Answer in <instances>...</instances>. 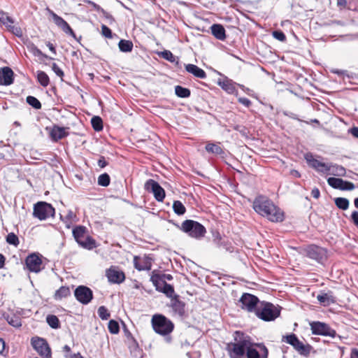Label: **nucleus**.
Returning <instances> with one entry per match:
<instances>
[{
	"label": "nucleus",
	"mask_w": 358,
	"mask_h": 358,
	"mask_svg": "<svg viewBox=\"0 0 358 358\" xmlns=\"http://www.w3.org/2000/svg\"><path fill=\"white\" fill-rule=\"evenodd\" d=\"M306 255L318 262H321L327 257V251L317 245H310L306 250Z\"/></svg>",
	"instance_id": "16"
},
{
	"label": "nucleus",
	"mask_w": 358,
	"mask_h": 358,
	"mask_svg": "<svg viewBox=\"0 0 358 358\" xmlns=\"http://www.w3.org/2000/svg\"><path fill=\"white\" fill-rule=\"evenodd\" d=\"M60 217L62 221L65 222L66 226L69 228L73 221L76 218V215L72 210H69L65 213L64 215L61 214Z\"/></svg>",
	"instance_id": "31"
},
{
	"label": "nucleus",
	"mask_w": 358,
	"mask_h": 358,
	"mask_svg": "<svg viewBox=\"0 0 358 358\" xmlns=\"http://www.w3.org/2000/svg\"><path fill=\"white\" fill-rule=\"evenodd\" d=\"M206 150L208 152L216 155H221L223 152L222 149L218 145L214 143H208L206 145Z\"/></svg>",
	"instance_id": "39"
},
{
	"label": "nucleus",
	"mask_w": 358,
	"mask_h": 358,
	"mask_svg": "<svg viewBox=\"0 0 358 358\" xmlns=\"http://www.w3.org/2000/svg\"><path fill=\"white\" fill-rule=\"evenodd\" d=\"M48 324L54 329H57L59 326V319L55 315H48L46 318Z\"/></svg>",
	"instance_id": "42"
},
{
	"label": "nucleus",
	"mask_w": 358,
	"mask_h": 358,
	"mask_svg": "<svg viewBox=\"0 0 358 358\" xmlns=\"http://www.w3.org/2000/svg\"><path fill=\"white\" fill-rule=\"evenodd\" d=\"M134 267L138 271H149L152 267V259L147 256L134 258Z\"/></svg>",
	"instance_id": "20"
},
{
	"label": "nucleus",
	"mask_w": 358,
	"mask_h": 358,
	"mask_svg": "<svg viewBox=\"0 0 358 358\" xmlns=\"http://www.w3.org/2000/svg\"><path fill=\"white\" fill-rule=\"evenodd\" d=\"M13 71L9 67H3L0 69V84L9 85L13 81Z\"/></svg>",
	"instance_id": "21"
},
{
	"label": "nucleus",
	"mask_w": 358,
	"mask_h": 358,
	"mask_svg": "<svg viewBox=\"0 0 358 358\" xmlns=\"http://www.w3.org/2000/svg\"><path fill=\"white\" fill-rule=\"evenodd\" d=\"M273 36L280 41H285L286 39V36L285 34L282 31H275L273 32Z\"/></svg>",
	"instance_id": "52"
},
{
	"label": "nucleus",
	"mask_w": 358,
	"mask_h": 358,
	"mask_svg": "<svg viewBox=\"0 0 358 358\" xmlns=\"http://www.w3.org/2000/svg\"><path fill=\"white\" fill-rule=\"evenodd\" d=\"M351 358H358V350L354 349L352 351Z\"/></svg>",
	"instance_id": "63"
},
{
	"label": "nucleus",
	"mask_w": 358,
	"mask_h": 358,
	"mask_svg": "<svg viewBox=\"0 0 358 358\" xmlns=\"http://www.w3.org/2000/svg\"><path fill=\"white\" fill-rule=\"evenodd\" d=\"M311 195L313 197H314L315 199H318L320 195V190L317 188L313 189V190L311 192Z\"/></svg>",
	"instance_id": "59"
},
{
	"label": "nucleus",
	"mask_w": 358,
	"mask_h": 358,
	"mask_svg": "<svg viewBox=\"0 0 358 358\" xmlns=\"http://www.w3.org/2000/svg\"><path fill=\"white\" fill-rule=\"evenodd\" d=\"M27 102L35 109H40L41 108V102L34 96H28L27 97Z\"/></svg>",
	"instance_id": "43"
},
{
	"label": "nucleus",
	"mask_w": 358,
	"mask_h": 358,
	"mask_svg": "<svg viewBox=\"0 0 358 358\" xmlns=\"http://www.w3.org/2000/svg\"><path fill=\"white\" fill-rule=\"evenodd\" d=\"M236 334L239 336L238 332ZM249 337L241 335L240 338H235L234 343H228L227 350L230 358H243L248 347Z\"/></svg>",
	"instance_id": "2"
},
{
	"label": "nucleus",
	"mask_w": 358,
	"mask_h": 358,
	"mask_svg": "<svg viewBox=\"0 0 358 358\" xmlns=\"http://www.w3.org/2000/svg\"><path fill=\"white\" fill-rule=\"evenodd\" d=\"M6 27L10 31H11L17 36H21L22 35V31L21 29L18 27L13 25V23L9 24V25H8Z\"/></svg>",
	"instance_id": "49"
},
{
	"label": "nucleus",
	"mask_w": 358,
	"mask_h": 358,
	"mask_svg": "<svg viewBox=\"0 0 358 358\" xmlns=\"http://www.w3.org/2000/svg\"><path fill=\"white\" fill-rule=\"evenodd\" d=\"M98 165L101 168H104L107 165V162L103 157H101L98 161Z\"/></svg>",
	"instance_id": "57"
},
{
	"label": "nucleus",
	"mask_w": 358,
	"mask_h": 358,
	"mask_svg": "<svg viewBox=\"0 0 358 358\" xmlns=\"http://www.w3.org/2000/svg\"><path fill=\"white\" fill-rule=\"evenodd\" d=\"M55 215V208L52 205L40 201L34 206L33 215L40 220H45Z\"/></svg>",
	"instance_id": "7"
},
{
	"label": "nucleus",
	"mask_w": 358,
	"mask_h": 358,
	"mask_svg": "<svg viewBox=\"0 0 358 358\" xmlns=\"http://www.w3.org/2000/svg\"><path fill=\"white\" fill-rule=\"evenodd\" d=\"M252 207L256 213L271 222H282L284 219L283 212L270 199L264 196L256 197Z\"/></svg>",
	"instance_id": "1"
},
{
	"label": "nucleus",
	"mask_w": 358,
	"mask_h": 358,
	"mask_svg": "<svg viewBox=\"0 0 358 358\" xmlns=\"http://www.w3.org/2000/svg\"><path fill=\"white\" fill-rule=\"evenodd\" d=\"M25 264L27 268L31 272L38 273L43 268L42 260L41 257L36 254L29 255L25 259Z\"/></svg>",
	"instance_id": "18"
},
{
	"label": "nucleus",
	"mask_w": 358,
	"mask_h": 358,
	"mask_svg": "<svg viewBox=\"0 0 358 358\" xmlns=\"http://www.w3.org/2000/svg\"><path fill=\"white\" fill-rule=\"evenodd\" d=\"M180 229L189 236L195 238H201L206 234V229L202 224L191 220L184 221L181 224Z\"/></svg>",
	"instance_id": "5"
},
{
	"label": "nucleus",
	"mask_w": 358,
	"mask_h": 358,
	"mask_svg": "<svg viewBox=\"0 0 358 358\" xmlns=\"http://www.w3.org/2000/svg\"><path fill=\"white\" fill-rule=\"evenodd\" d=\"M101 33L106 38H110L112 37L111 30L105 24L101 26Z\"/></svg>",
	"instance_id": "53"
},
{
	"label": "nucleus",
	"mask_w": 358,
	"mask_h": 358,
	"mask_svg": "<svg viewBox=\"0 0 358 358\" xmlns=\"http://www.w3.org/2000/svg\"><path fill=\"white\" fill-rule=\"evenodd\" d=\"M120 51L124 52H129L133 49V43L128 40H120L118 43Z\"/></svg>",
	"instance_id": "32"
},
{
	"label": "nucleus",
	"mask_w": 358,
	"mask_h": 358,
	"mask_svg": "<svg viewBox=\"0 0 358 358\" xmlns=\"http://www.w3.org/2000/svg\"><path fill=\"white\" fill-rule=\"evenodd\" d=\"M313 334L335 337L336 331L327 324L321 322H313L310 324Z\"/></svg>",
	"instance_id": "13"
},
{
	"label": "nucleus",
	"mask_w": 358,
	"mask_h": 358,
	"mask_svg": "<svg viewBox=\"0 0 358 358\" xmlns=\"http://www.w3.org/2000/svg\"><path fill=\"white\" fill-rule=\"evenodd\" d=\"M329 164H326V163L322 162L316 171L321 173L328 174L329 169H330Z\"/></svg>",
	"instance_id": "51"
},
{
	"label": "nucleus",
	"mask_w": 358,
	"mask_h": 358,
	"mask_svg": "<svg viewBox=\"0 0 358 358\" xmlns=\"http://www.w3.org/2000/svg\"><path fill=\"white\" fill-rule=\"evenodd\" d=\"M91 123L92 125L93 129L96 131H99L102 130L103 129V122L101 117L98 116H94L91 120Z\"/></svg>",
	"instance_id": "38"
},
{
	"label": "nucleus",
	"mask_w": 358,
	"mask_h": 358,
	"mask_svg": "<svg viewBox=\"0 0 358 358\" xmlns=\"http://www.w3.org/2000/svg\"><path fill=\"white\" fill-rule=\"evenodd\" d=\"M218 85L229 94H234L236 92L235 84L231 80H220Z\"/></svg>",
	"instance_id": "27"
},
{
	"label": "nucleus",
	"mask_w": 358,
	"mask_h": 358,
	"mask_svg": "<svg viewBox=\"0 0 358 358\" xmlns=\"http://www.w3.org/2000/svg\"><path fill=\"white\" fill-rule=\"evenodd\" d=\"M238 101L247 107H249L251 104V101L248 99L244 97L239 98Z\"/></svg>",
	"instance_id": "56"
},
{
	"label": "nucleus",
	"mask_w": 358,
	"mask_h": 358,
	"mask_svg": "<svg viewBox=\"0 0 358 358\" xmlns=\"http://www.w3.org/2000/svg\"><path fill=\"white\" fill-rule=\"evenodd\" d=\"M151 322L154 331L162 336L170 334L174 329L173 323L162 315H153Z\"/></svg>",
	"instance_id": "3"
},
{
	"label": "nucleus",
	"mask_w": 358,
	"mask_h": 358,
	"mask_svg": "<svg viewBox=\"0 0 358 358\" xmlns=\"http://www.w3.org/2000/svg\"><path fill=\"white\" fill-rule=\"evenodd\" d=\"M176 94L180 98H187L190 96V91L187 88L177 85L175 87Z\"/></svg>",
	"instance_id": "35"
},
{
	"label": "nucleus",
	"mask_w": 358,
	"mask_h": 358,
	"mask_svg": "<svg viewBox=\"0 0 358 358\" xmlns=\"http://www.w3.org/2000/svg\"><path fill=\"white\" fill-rule=\"evenodd\" d=\"M34 54L36 56H44L45 57H47V56L44 55L42 52L38 49L37 48H34Z\"/></svg>",
	"instance_id": "60"
},
{
	"label": "nucleus",
	"mask_w": 358,
	"mask_h": 358,
	"mask_svg": "<svg viewBox=\"0 0 358 358\" xmlns=\"http://www.w3.org/2000/svg\"><path fill=\"white\" fill-rule=\"evenodd\" d=\"M161 55L164 59L170 62H174L176 61V57L169 50H164L162 52Z\"/></svg>",
	"instance_id": "48"
},
{
	"label": "nucleus",
	"mask_w": 358,
	"mask_h": 358,
	"mask_svg": "<svg viewBox=\"0 0 358 358\" xmlns=\"http://www.w3.org/2000/svg\"><path fill=\"white\" fill-rule=\"evenodd\" d=\"M329 171L328 174L334 175L336 176H345L346 173L345 169L338 164H329Z\"/></svg>",
	"instance_id": "28"
},
{
	"label": "nucleus",
	"mask_w": 358,
	"mask_h": 358,
	"mask_svg": "<svg viewBox=\"0 0 358 358\" xmlns=\"http://www.w3.org/2000/svg\"><path fill=\"white\" fill-rule=\"evenodd\" d=\"M52 69L55 73L56 75L62 78L64 76L63 71L58 66L56 63H53L52 65Z\"/></svg>",
	"instance_id": "54"
},
{
	"label": "nucleus",
	"mask_w": 358,
	"mask_h": 358,
	"mask_svg": "<svg viewBox=\"0 0 358 358\" xmlns=\"http://www.w3.org/2000/svg\"><path fill=\"white\" fill-rule=\"evenodd\" d=\"M6 241L10 245L17 246L20 243L18 237L14 233H9L6 237Z\"/></svg>",
	"instance_id": "46"
},
{
	"label": "nucleus",
	"mask_w": 358,
	"mask_h": 358,
	"mask_svg": "<svg viewBox=\"0 0 358 358\" xmlns=\"http://www.w3.org/2000/svg\"><path fill=\"white\" fill-rule=\"evenodd\" d=\"M351 219L355 224L358 227V211L352 212L351 215Z\"/></svg>",
	"instance_id": "55"
},
{
	"label": "nucleus",
	"mask_w": 358,
	"mask_h": 358,
	"mask_svg": "<svg viewBox=\"0 0 358 358\" xmlns=\"http://www.w3.org/2000/svg\"><path fill=\"white\" fill-rule=\"evenodd\" d=\"M46 45L48 46V48H49V50L54 54H56V50H55V48L54 47V45L50 43V42H48Z\"/></svg>",
	"instance_id": "61"
},
{
	"label": "nucleus",
	"mask_w": 358,
	"mask_h": 358,
	"mask_svg": "<svg viewBox=\"0 0 358 358\" xmlns=\"http://www.w3.org/2000/svg\"><path fill=\"white\" fill-rule=\"evenodd\" d=\"M280 309L268 302H261L257 309L256 315L264 321H273L279 317Z\"/></svg>",
	"instance_id": "4"
},
{
	"label": "nucleus",
	"mask_w": 358,
	"mask_h": 358,
	"mask_svg": "<svg viewBox=\"0 0 358 358\" xmlns=\"http://www.w3.org/2000/svg\"><path fill=\"white\" fill-rule=\"evenodd\" d=\"M67 135L68 133L66 132V129L58 126H54L50 131V136L55 141H57Z\"/></svg>",
	"instance_id": "24"
},
{
	"label": "nucleus",
	"mask_w": 358,
	"mask_h": 358,
	"mask_svg": "<svg viewBox=\"0 0 358 358\" xmlns=\"http://www.w3.org/2000/svg\"><path fill=\"white\" fill-rule=\"evenodd\" d=\"M145 189L148 192L152 193L157 201H162L165 197V191L159 184L152 179L147 180L145 183Z\"/></svg>",
	"instance_id": "11"
},
{
	"label": "nucleus",
	"mask_w": 358,
	"mask_h": 358,
	"mask_svg": "<svg viewBox=\"0 0 358 358\" xmlns=\"http://www.w3.org/2000/svg\"><path fill=\"white\" fill-rule=\"evenodd\" d=\"M150 280L153 283V285L155 286L157 290H159L160 286L165 281L162 279V276L160 275L158 273H155V272L152 273Z\"/></svg>",
	"instance_id": "33"
},
{
	"label": "nucleus",
	"mask_w": 358,
	"mask_h": 358,
	"mask_svg": "<svg viewBox=\"0 0 358 358\" xmlns=\"http://www.w3.org/2000/svg\"><path fill=\"white\" fill-rule=\"evenodd\" d=\"M335 203L338 208L342 210H346L349 207V201L345 198H336L335 199Z\"/></svg>",
	"instance_id": "40"
},
{
	"label": "nucleus",
	"mask_w": 358,
	"mask_h": 358,
	"mask_svg": "<svg viewBox=\"0 0 358 358\" xmlns=\"http://www.w3.org/2000/svg\"><path fill=\"white\" fill-rule=\"evenodd\" d=\"M159 291L164 293L169 297H172L173 294H174V289L173 286L167 284L166 282H163V284L160 286Z\"/></svg>",
	"instance_id": "34"
},
{
	"label": "nucleus",
	"mask_w": 358,
	"mask_h": 358,
	"mask_svg": "<svg viewBox=\"0 0 358 358\" xmlns=\"http://www.w3.org/2000/svg\"><path fill=\"white\" fill-rule=\"evenodd\" d=\"M66 358H83V357L78 353V354H74L73 355L68 356L66 355Z\"/></svg>",
	"instance_id": "64"
},
{
	"label": "nucleus",
	"mask_w": 358,
	"mask_h": 358,
	"mask_svg": "<svg viewBox=\"0 0 358 358\" xmlns=\"http://www.w3.org/2000/svg\"><path fill=\"white\" fill-rule=\"evenodd\" d=\"M73 235L76 242L83 248L92 249L94 247V241L85 235V228L84 227H75L73 229Z\"/></svg>",
	"instance_id": "8"
},
{
	"label": "nucleus",
	"mask_w": 358,
	"mask_h": 358,
	"mask_svg": "<svg viewBox=\"0 0 358 358\" xmlns=\"http://www.w3.org/2000/svg\"><path fill=\"white\" fill-rule=\"evenodd\" d=\"M349 132L355 138H358V127H354L349 130Z\"/></svg>",
	"instance_id": "58"
},
{
	"label": "nucleus",
	"mask_w": 358,
	"mask_h": 358,
	"mask_svg": "<svg viewBox=\"0 0 358 358\" xmlns=\"http://www.w3.org/2000/svg\"><path fill=\"white\" fill-rule=\"evenodd\" d=\"M0 22L7 27L9 24L13 23L14 22L7 13L0 10Z\"/></svg>",
	"instance_id": "41"
},
{
	"label": "nucleus",
	"mask_w": 358,
	"mask_h": 358,
	"mask_svg": "<svg viewBox=\"0 0 358 358\" xmlns=\"http://www.w3.org/2000/svg\"><path fill=\"white\" fill-rule=\"evenodd\" d=\"M317 299L324 306H329L336 302V299L332 292H321L317 296Z\"/></svg>",
	"instance_id": "22"
},
{
	"label": "nucleus",
	"mask_w": 358,
	"mask_h": 358,
	"mask_svg": "<svg viewBox=\"0 0 358 358\" xmlns=\"http://www.w3.org/2000/svg\"><path fill=\"white\" fill-rule=\"evenodd\" d=\"M213 35L219 40H224L226 38L225 30L221 24H215L211 26Z\"/></svg>",
	"instance_id": "26"
},
{
	"label": "nucleus",
	"mask_w": 358,
	"mask_h": 358,
	"mask_svg": "<svg viewBox=\"0 0 358 358\" xmlns=\"http://www.w3.org/2000/svg\"><path fill=\"white\" fill-rule=\"evenodd\" d=\"M98 315L102 320H107L110 317V313L104 306H100L99 308Z\"/></svg>",
	"instance_id": "50"
},
{
	"label": "nucleus",
	"mask_w": 358,
	"mask_h": 358,
	"mask_svg": "<svg viewBox=\"0 0 358 358\" xmlns=\"http://www.w3.org/2000/svg\"><path fill=\"white\" fill-rule=\"evenodd\" d=\"M282 341L291 345L301 355L308 356L310 352L311 346L300 341L294 334L283 336Z\"/></svg>",
	"instance_id": "6"
},
{
	"label": "nucleus",
	"mask_w": 358,
	"mask_h": 358,
	"mask_svg": "<svg viewBox=\"0 0 358 358\" xmlns=\"http://www.w3.org/2000/svg\"><path fill=\"white\" fill-rule=\"evenodd\" d=\"M76 299L82 304H88L93 298L92 291L84 285L78 286L74 291Z\"/></svg>",
	"instance_id": "14"
},
{
	"label": "nucleus",
	"mask_w": 358,
	"mask_h": 358,
	"mask_svg": "<svg viewBox=\"0 0 358 358\" xmlns=\"http://www.w3.org/2000/svg\"><path fill=\"white\" fill-rule=\"evenodd\" d=\"M48 14L52 17L53 22L60 28L65 34H69L73 38H76L74 31L71 28L69 24L60 16L57 15L54 11L49 8H46Z\"/></svg>",
	"instance_id": "12"
},
{
	"label": "nucleus",
	"mask_w": 358,
	"mask_h": 358,
	"mask_svg": "<svg viewBox=\"0 0 358 358\" xmlns=\"http://www.w3.org/2000/svg\"><path fill=\"white\" fill-rule=\"evenodd\" d=\"M7 321L10 325L15 327H19L22 325L20 318L15 315H8L7 317Z\"/></svg>",
	"instance_id": "45"
},
{
	"label": "nucleus",
	"mask_w": 358,
	"mask_h": 358,
	"mask_svg": "<svg viewBox=\"0 0 358 358\" xmlns=\"http://www.w3.org/2000/svg\"><path fill=\"white\" fill-rule=\"evenodd\" d=\"M185 69L188 73L193 74L195 77L199 78H205L206 77V72L194 64H189L186 65Z\"/></svg>",
	"instance_id": "25"
},
{
	"label": "nucleus",
	"mask_w": 358,
	"mask_h": 358,
	"mask_svg": "<svg viewBox=\"0 0 358 358\" xmlns=\"http://www.w3.org/2000/svg\"><path fill=\"white\" fill-rule=\"evenodd\" d=\"M98 184L103 187H107L110 184V177L107 173H103L98 178Z\"/></svg>",
	"instance_id": "44"
},
{
	"label": "nucleus",
	"mask_w": 358,
	"mask_h": 358,
	"mask_svg": "<svg viewBox=\"0 0 358 358\" xmlns=\"http://www.w3.org/2000/svg\"><path fill=\"white\" fill-rule=\"evenodd\" d=\"M108 330L111 334H117L120 331L118 323L115 320H110L108 322Z\"/></svg>",
	"instance_id": "47"
},
{
	"label": "nucleus",
	"mask_w": 358,
	"mask_h": 358,
	"mask_svg": "<svg viewBox=\"0 0 358 358\" xmlns=\"http://www.w3.org/2000/svg\"><path fill=\"white\" fill-rule=\"evenodd\" d=\"M327 182L329 186L333 187L334 189H337L340 190H353L355 189V185L349 181L343 180L341 178H329L327 179Z\"/></svg>",
	"instance_id": "17"
},
{
	"label": "nucleus",
	"mask_w": 358,
	"mask_h": 358,
	"mask_svg": "<svg viewBox=\"0 0 358 358\" xmlns=\"http://www.w3.org/2000/svg\"><path fill=\"white\" fill-rule=\"evenodd\" d=\"M71 294V291L69 287L62 286L57 289L55 294L54 299L57 301L62 300V299L66 298Z\"/></svg>",
	"instance_id": "29"
},
{
	"label": "nucleus",
	"mask_w": 358,
	"mask_h": 358,
	"mask_svg": "<svg viewBox=\"0 0 358 358\" xmlns=\"http://www.w3.org/2000/svg\"><path fill=\"white\" fill-rule=\"evenodd\" d=\"M37 79L40 84L43 87H46L49 85V77L43 71H38Z\"/></svg>",
	"instance_id": "37"
},
{
	"label": "nucleus",
	"mask_w": 358,
	"mask_h": 358,
	"mask_svg": "<svg viewBox=\"0 0 358 358\" xmlns=\"http://www.w3.org/2000/svg\"><path fill=\"white\" fill-rule=\"evenodd\" d=\"M268 351L262 343H251L249 340L246 350L247 358H268Z\"/></svg>",
	"instance_id": "9"
},
{
	"label": "nucleus",
	"mask_w": 358,
	"mask_h": 358,
	"mask_svg": "<svg viewBox=\"0 0 358 358\" xmlns=\"http://www.w3.org/2000/svg\"><path fill=\"white\" fill-rule=\"evenodd\" d=\"M239 302L241 303V308L243 309H245L248 312L255 311V313H257V307L261 303L259 301L257 297L248 293L243 294Z\"/></svg>",
	"instance_id": "10"
},
{
	"label": "nucleus",
	"mask_w": 358,
	"mask_h": 358,
	"mask_svg": "<svg viewBox=\"0 0 358 358\" xmlns=\"http://www.w3.org/2000/svg\"><path fill=\"white\" fill-rule=\"evenodd\" d=\"M304 158L309 166L312 167L315 170H317L322 163V162L315 159L311 153H307L305 155Z\"/></svg>",
	"instance_id": "30"
},
{
	"label": "nucleus",
	"mask_w": 358,
	"mask_h": 358,
	"mask_svg": "<svg viewBox=\"0 0 358 358\" xmlns=\"http://www.w3.org/2000/svg\"><path fill=\"white\" fill-rule=\"evenodd\" d=\"M185 303L178 300L177 298L171 301V307L175 315L182 316L185 314Z\"/></svg>",
	"instance_id": "23"
},
{
	"label": "nucleus",
	"mask_w": 358,
	"mask_h": 358,
	"mask_svg": "<svg viewBox=\"0 0 358 358\" xmlns=\"http://www.w3.org/2000/svg\"><path fill=\"white\" fill-rule=\"evenodd\" d=\"M173 209L175 213H176L178 215H183L186 211L185 206L180 201H175L173 202Z\"/></svg>",
	"instance_id": "36"
},
{
	"label": "nucleus",
	"mask_w": 358,
	"mask_h": 358,
	"mask_svg": "<svg viewBox=\"0 0 358 358\" xmlns=\"http://www.w3.org/2000/svg\"><path fill=\"white\" fill-rule=\"evenodd\" d=\"M5 349V343L2 338H0V354H2Z\"/></svg>",
	"instance_id": "62"
},
{
	"label": "nucleus",
	"mask_w": 358,
	"mask_h": 358,
	"mask_svg": "<svg viewBox=\"0 0 358 358\" xmlns=\"http://www.w3.org/2000/svg\"><path fill=\"white\" fill-rule=\"evenodd\" d=\"M31 345L41 356L51 358V350L45 339L34 338L31 339Z\"/></svg>",
	"instance_id": "15"
},
{
	"label": "nucleus",
	"mask_w": 358,
	"mask_h": 358,
	"mask_svg": "<svg viewBox=\"0 0 358 358\" xmlns=\"http://www.w3.org/2000/svg\"><path fill=\"white\" fill-rule=\"evenodd\" d=\"M106 277L112 283H121L125 279L124 273L116 267H110L106 272Z\"/></svg>",
	"instance_id": "19"
}]
</instances>
